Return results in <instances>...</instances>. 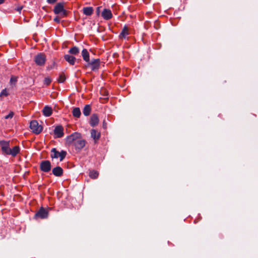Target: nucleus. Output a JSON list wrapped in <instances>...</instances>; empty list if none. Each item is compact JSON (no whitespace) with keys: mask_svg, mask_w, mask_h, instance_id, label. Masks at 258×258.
<instances>
[{"mask_svg":"<svg viewBox=\"0 0 258 258\" xmlns=\"http://www.w3.org/2000/svg\"><path fill=\"white\" fill-rule=\"evenodd\" d=\"M67 155V152L62 150L61 152H58L56 148H52L51 150L50 157L51 158H59V161H62Z\"/></svg>","mask_w":258,"mask_h":258,"instance_id":"obj_1","label":"nucleus"},{"mask_svg":"<svg viewBox=\"0 0 258 258\" xmlns=\"http://www.w3.org/2000/svg\"><path fill=\"white\" fill-rule=\"evenodd\" d=\"M101 61L99 58H93L87 63V67H90L92 71H97L100 67Z\"/></svg>","mask_w":258,"mask_h":258,"instance_id":"obj_2","label":"nucleus"},{"mask_svg":"<svg viewBox=\"0 0 258 258\" xmlns=\"http://www.w3.org/2000/svg\"><path fill=\"white\" fill-rule=\"evenodd\" d=\"M46 60V56L42 53L37 54L34 58V61L36 64L40 67L44 66Z\"/></svg>","mask_w":258,"mask_h":258,"instance_id":"obj_3","label":"nucleus"},{"mask_svg":"<svg viewBox=\"0 0 258 258\" xmlns=\"http://www.w3.org/2000/svg\"><path fill=\"white\" fill-rule=\"evenodd\" d=\"M51 163L49 160H43L40 163V168L44 172H48L51 170Z\"/></svg>","mask_w":258,"mask_h":258,"instance_id":"obj_4","label":"nucleus"},{"mask_svg":"<svg viewBox=\"0 0 258 258\" xmlns=\"http://www.w3.org/2000/svg\"><path fill=\"white\" fill-rule=\"evenodd\" d=\"M48 215V212L44 208L41 207L35 214L34 218L36 219L38 218L45 219L47 218Z\"/></svg>","mask_w":258,"mask_h":258,"instance_id":"obj_5","label":"nucleus"},{"mask_svg":"<svg viewBox=\"0 0 258 258\" xmlns=\"http://www.w3.org/2000/svg\"><path fill=\"white\" fill-rule=\"evenodd\" d=\"M86 141L85 140H83L82 139L81 137L77 138L74 146L76 149V150H81L82 149H83L84 146H85Z\"/></svg>","mask_w":258,"mask_h":258,"instance_id":"obj_6","label":"nucleus"},{"mask_svg":"<svg viewBox=\"0 0 258 258\" xmlns=\"http://www.w3.org/2000/svg\"><path fill=\"white\" fill-rule=\"evenodd\" d=\"M81 137V134L76 132L68 136L66 139L67 143L68 145L74 144L77 138Z\"/></svg>","mask_w":258,"mask_h":258,"instance_id":"obj_7","label":"nucleus"},{"mask_svg":"<svg viewBox=\"0 0 258 258\" xmlns=\"http://www.w3.org/2000/svg\"><path fill=\"white\" fill-rule=\"evenodd\" d=\"M43 130V126L39 124L36 120H33V134L35 135L40 134Z\"/></svg>","mask_w":258,"mask_h":258,"instance_id":"obj_8","label":"nucleus"},{"mask_svg":"<svg viewBox=\"0 0 258 258\" xmlns=\"http://www.w3.org/2000/svg\"><path fill=\"white\" fill-rule=\"evenodd\" d=\"M55 138H61L63 136V128L61 125H57L54 130Z\"/></svg>","mask_w":258,"mask_h":258,"instance_id":"obj_9","label":"nucleus"},{"mask_svg":"<svg viewBox=\"0 0 258 258\" xmlns=\"http://www.w3.org/2000/svg\"><path fill=\"white\" fill-rule=\"evenodd\" d=\"M99 117L97 114H93L90 119V124L91 126L94 127L96 126L99 122Z\"/></svg>","mask_w":258,"mask_h":258,"instance_id":"obj_10","label":"nucleus"},{"mask_svg":"<svg viewBox=\"0 0 258 258\" xmlns=\"http://www.w3.org/2000/svg\"><path fill=\"white\" fill-rule=\"evenodd\" d=\"M52 173L54 176L60 177L62 175L63 170L61 167L56 166L52 169Z\"/></svg>","mask_w":258,"mask_h":258,"instance_id":"obj_11","label":"nucleus"},{"mask_svg":"<svg viewBox=\"0 0 258 258\" xmlns=\"http://www.w3.org/2000/svg\"><path fill=\"white\" fill-rule=\"evenodd\" d=\"M101 15L102 17L106 20H109L112 17V14L111 11L106 9L103 10Z\"/></svg>","mask_w":258,"mask_h":258,"instance_id":"obj_12","label":"nucleus"},{"mask_svg":"<svg viewBox=\"0 0 258 258\" xmlns=\"http://www.w3.org/2000/svg\"><path fill=\"white\" fill-rule=\"evenodd\" d=\"M43 115L45 117L50 116L52 113V109L50 106L46 105L42 110Z\"/></svg>","mask_w":258,"mask_h":258,"instance_id":"obj_13","label":"nucleus"},{"mask_svg":"<svg viewBox=\"0 0 258 258\" xmlns=\"http://www.w3.org/2000/svg\"><path fill=\"white\" fill-rule=\"evenodd\" d=\"M63 4L62 3H59L54 7L53 12L55 14H59L61 13V11L63 10Z\"/></svg>","mask_w":258,"mask_h":258,"instance_id":"obj_14","label":"nucleus"},{"mask_svg":"<svg viewBox=\"0 0 258 258\" xmlns=\"http://www.w3.org/2000/svg\"><path fill=\"white\" fill-rule=\"evenodd\" d=\"M64 59L68 62L71 65H74L76 58L73 55H71L69 54H67L64 55Z\"/></svg>","mask_w":258,"mask_h":258,"instance_id":"obj_15","label":"nucleus"},{"mask_svg":"<svg viewBox=\"0 0 258 258\" xmlns=\"http://www.w3.org/2000/svg\"><path fill=\"white\" fill-rule=\"evenodd\" d=\"M82 57L85 61L87 63L89 62L90 60V54L87 49L84 48L81 53Z\"/></svg>","mask_w":258,"mask_h":258,"instance_id":"obj_16","label":"nucleus"},{"mask_svg":"<svg viewBox=\"0 0 258 258\" xmlns=\"http://www.w3.org/2000/svg\"><path fill=\"white\" fill-rule=\"evenodd\" d=\"M100 133L97 132V131L95 129H92L91 131V137L96 141L98 140L100 138Z\"/></svg>","mask_w":258,"mask_h":258,"instance_id":"obj_17","label":"nucleus"},{"mask_svg":"<svg viewBox=\"0 0 258 258\" xmlns=\"http://www.w3.org/2000/svg\"><path fill=\"white\" fill-rule=\"evenodd\" d=\"M82 11L84 15L90 16L93 14L94 10L91 7H87L83 8Z\"/></svg>","mask_w":258,"mask_h":258,"instance_id":"obj_18","label":"nucleus"},{"mask_svg":"<svg viewBox=\"0 0 258 258\" xmlns=\"http://www.w3.org/2000/svg\"><path fill=\"white\" fill-rule=\"evenodd\" d=\"M129 34V33H128V28L125 25L121 33H120L119 35V37L120 38H125L126 36L128 35Z\"/></svg>","mask_w":258,"mask_h":258,"instance_id":"obj_19","label":"nucleus"},{"mask_svg":"<svg viewBox=\"0 0 258 258\" xmlns=\"http://www.w3.org/2000/svg\"><path fill=\"white\" fill-rule=\"evenodd\" d=\"M91 111V105L89 104L86 105L84 106L83 110V114L85 116H87L89 115V114H90Z\"/></svg>","mask_w":258,"mask_h":258,"instance_id":"obj_20","label":"nucleus"},{"mask_svg":"<svg viewBox=\"0 0 258 258\" xmlns=\"http://www.w3.org/2000/svg\"><path fill=\"white\" fill-rule=\"evenodd\" d=\"M73 115L75 117L79 118L81 116V112L79 107H75L72 111Z\"/></svg>","mask_w":258,"mask_h":258,"instance_id":"obj_21","label":"nucleus"},{"mask_svg":"<svg viewBox=\"0 0 258 258\" xmlns=\"http://www.w3.org/2000/svg\"><path fill=\"white\" fill-rule=\"evenodd\" d=\"M79 48L76 46L72 47L69 50V53L72 55H77L79 53Z\"/></svg>","mask_w":258,"mask_h":258,"instance_id":"obj_22","label":"nucleus"},{"mask_svg":"<svg viewBox=\"0 0 258 258\" xmlns=\"http://www.w3.org/2000/svg\"><path fill=\"white\" fill-rule=\"evenodd\" d=\"M20 152V148L19 146H15L13 149H11L10 154L11 155L15 157Z\"/></svg>","mask_w":258,"mask_h":258,"instance_id":"obj_23","label":"nucleus"},{"mask_svg":"<svg viewBox=\"0 0 258 258\" xmlns=\"http://www.w3.org/2000/svg\"><path fill=\"white\" fill-rule=\"evenodd\" d=\"M99 175L98 172L95 170H91L89 172V176L92 179H96Z\"/></svg>","mask_w":258,"mask_h":258,"instance_id":"obj_24","label":"nucleus"},{"mask_svg":"<svg viewBox=\"0 0 258 258\" xmlns=\"http://www.w3.org/2000/svg\"><path fill=\"white\" fill-rule=\"evenodd\" d=\"M0 145L2 147V150L6 148V147H8L10 146V143L8 141H0Z\"/></svg>","mask_w":258,"mask_h":258,"instance_id":"obj_25","label":"nucleus"},{"mask_svg":"<svg viewBox=\"0 0 258 258\" xmlns=\"http://www.w3.org/2000/svg\"><path fill=\"white\" fill-rule=\"evenodd\" d=\"M65 80H66V77H65L64 74L63 73L59 75L58 79H57V81L59 83H62L65 81Z\"/></svg>","mask_w":258,"mask_h":258,"instance_id":"obj_26","label":"nucleus"},{"mask_svg":"<svg viewBox=\"0 0 258 258\" xmlns=\"http://www.w3.org/2000/svg\"><path fill=\"white\" fill-rule=\"evenodd\" d=\"M17 82V77L14 76H12L10 79V84L11 85H15Z\"/></svg>","mask_w":258,"mask_h":258,"instance_id":"obj_27","label":"nucleus"},{"mask_svg":"<svg viewBox=\"0 0 258 258\" xmlns=\"http://www.w3.org/2000/svg\"><path fill=\"white\" fill-rule=\"evenodd\" d=\"M10 151H11V148H10L9 146L8 147H6V148H4V149L2 150L3 153L6 155H10Z\"/></svg>","mask_w":258,"mask_h":258,"instance_id":"obj_28","label":"nucleus"},{"mask_svg":"<svg viewBox=\"0 0 258 258\" xmlns=\"http://www.w3.org/2000/svg\"><path fill=\"white\" fill-rule=\"evenodd\" d=\"M51 82V79L49 77H46L44 80V84L46 86H48Z\"/></svg>","mask_w":258,"mask_h":258,"instance_id":"obj_29","label":"nucleus"},{"mask_svg":"<svg viewBox=\"0 0 258 258\" xmlns=\"http://www.w3.org/2000/svg\"><path fill=\"white\" fill-rule=\"evenodd\" d=\"M59 14L62 17H66L68 15V11L63 9V10L61 11Z\"/></svg>","mask_w":258,"mask_h":258,"instance_id":"obj_30","label":"nucleus"},{"mask_svg":"<svg viewBox=\"0 0 258 258\" xmlns=\"http://www.w3.org/2000/svg\"><path fill=\"white\" fill-rule=\"evenodd\" d=\"M8 95V93L6 90V89H4L2 90L1 93H0V97L3 96H7Z\"/></svg>","mask_w":258,"mask_h":258,"instance_id":"obj_31","label":"nucleus"},{"mask_svg":"<svg viewBox=\"0 0 258 258\" xmlns=\"http://www.w3.org/2000/svg\"><path fill=\"white\" fill-rule=\"evenodd\" d=\"M14 115V113L13 112L10 113L8 115L5 116L6 119H9L10 118H12Z\"/></svg>","mask_w":258,"mask_h":258,"instance_id":"obj_32","label":"nucleus"},{"mask_svg":"<svg viewBox=\"0 0 258 258\" xmlns=\"http://www.w3.org/2000/svg\"><path fill=\"white\" fill-rule=\"evenodd\" d=\"M100 9H101V7H98L97 8H96V15L98 16H99L100 15Z\"/></svg>","mask_w":258,"mask_h":258,"instance_id":"obj_33","label":"nucleus"},{"mask_svg":"<svg viewBox=\"0 0 258 258\" xmlns=\"http://www.w3.org/2000/svg\"><path fill=\"white\" fill-rule=\"evenodd\" d=\"M55 65V62H53L52 63V64L50 66H48L47 67V70H50L51 69H52L53 68V67H54V66Z\"/></svg>","mask_w":258,"mask_h":258,"instance_id":"obj_34","label":"nucleus"},{"mask_svg":"<svg viewBox=\"0 0 258 258\" xmlns=\"http://www.w3.org/2000/svg\"><path fill=\"white\" fill-rule=\"evenodd\" d=\"M53 21L56 22L57 23H59L60 18L56 16L53 19Z\"/></svg>","mask_w":258,"mask_h":258,"instance_id":"obj_35","label":"nucleus"},{"mask_svg":"<svg viewBox=\"0 0 258 258\" xmlns=\"http://www.w3.org/2000/svg\"><path fill=\"white\" fill-rule=\"evenodd\" d=\"M47 2L49 4H53L56 2L57 0H46Z\"/></svg>","mask_w":258,"mask_h":258,"instance_id":"obj_36","label":"nucleus"},{"mask_svg":"<svg viewBox=\"0 0 258 258\" xmlns=\"http://www.w3.org/2000/svg\"><path fill=\"white\" fill-rule=\"evenodd\" d=\"M103 127L104 128H106V123L105 122V120H104L103 122Z\"/></svg>","mask_w":258,"mask_h":258,"instance_id":"obj_37","label":"nucleus"},{"mask_svg":"<svg viewBox=\"0 0 258 258\" xmlns=\"http://www.w3.org/2000/svg\"><path fill=\"white\" fill-rule=\"evenodd\" d=\"M22 9V7H18L16 10L17 11L20 12Z\"/></svg>","mask_w":258,"mask_h":258,"instance_id":"obj_38","label":"nucleus"},{"mask_svg":"<svg viewBox=\"0 0 258 258\" xmlns=\"http://www.w3.org/2000/svg\"><path fill=\"white\" fill-rule=\"evenodd\" d=\"M32 126H33V125H32V120L30 121V127L31 128H32Z\"/></svg>","mask_w":258,"mask_h":258,"instance_id":"obj_39","label":"nucleus"},{"mask_svg":"<svg viewBox=\"0 0 258 258\" xmlns=\"http://www.w3.org/2000/svg\"><path fill=\"white\" fill-rule=\"evenodd\" d=\"M4 0H0V5L4 3Z\"/></svg>","mask_w":258,"mask_h":258,"instance_id":"obj_40","label":"nucleus"},{"mask_svg":"<svg viewBox=\"0 0 258 258\" xmlns=\"http://www.w3.org/2000/svg\"><path fill=\"white\" fill-rule=\"evenodd\" d=\"M33 39H34L35 41H36V42L37 41V40H36L34 38H33Z\"/></svg>","mask_w":258,"mask_h":258,"instance_id":"obj_41","label":"nucleus"}]
</instances>
